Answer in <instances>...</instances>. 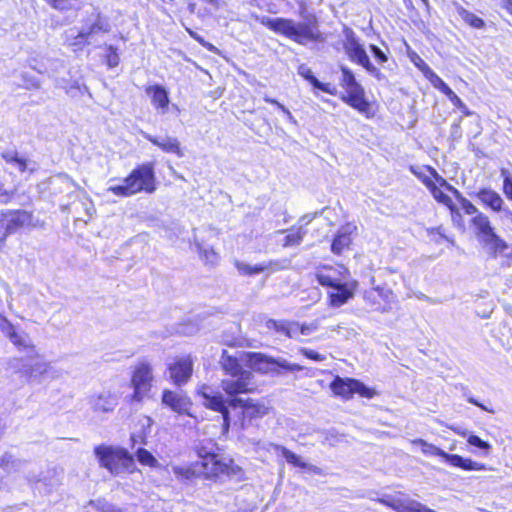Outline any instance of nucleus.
<instances>
[{
	"label": "nucleus",
	"mask_w": 512,
	"mask_h": 512,
	"mask_svg": "<svg viewBox=\"0 0 512 512\" xmlns=\"http://www.w3.org/2000/svg\"><path fill=\"white\" fill-rule=\"evenodd\" d=\"M409 170L428 189L433 199L447 208L454 227L461 231L466 229L460 209L464 214L472 216L469 221L472 232L491 257L496 258L509 248L508 243L497 233L489 216L480 211L435 168L423 165L421 167L410 166Z\"/></svg>",
	"instance_id": "obj_1"
},
{
	"label": "nucleus",
	"mask_w": 512,
	"mask_h": 512,
	"mask_svg": "<svg viewBox=\"0 0 512 512\" xmlns=\"http://www.w3.org/2000/svg\"><path fill=\"white\" fill-rule=\"evenodd\" d=\"M18 364L17 373L26 379L40 377L50 369V364L39 354L36 347L26 353L25 356L14 358Z\"/></svg>",
	"instance_id": "obj_16"
},
{
	"label": "nucleus",
	"mask_w": 512,
	"mask_h": 512,
	"mask_svg": "<svg viewBox=\"0 0 512 512\" xmlns=\"http://www.w3.org/2000/svg\"><path fill=\"white\" fill-rule=\"evenodd\" d=\"M90 402L93 410L97 412H110L115 406L114 396L109 392L91 396Z\"/></svg>",
	"instance_id": "obj_27"
},
{
	"label": "nucleus",
	"mask_w": 512,
	"mask_h": 512,
	"mask_svg": "<svg viewBox=\"0 0 512 512\" xmlns=\"http://www.w3.org/2000/svg\"><path fill=\"white\" fill-rule=\"evenodd\" d=\"M1 158L8 164H13L23 173L27 170V160L21 157L17 152H3Z\"/></svg>",
	"instance_id": "obj_33"
},
{
	"label": "nucleus",
	"mask_w": 512,
	"mask_h": 512,
	"mask_svg": "<svg viewBox=\"0 0 512 512\" xmlns=\"http://www.w3.org/2000/svg\"><path fill=\"white\" fill-rule=\"evenodd\" d=\"M199 257L205 264H215L218 260V254L212 248L199 247Z\"/></svg>",
	"instance_id": "obj_41"
},
{
	"label": "nucleus",
	"mask_w": 512,
	"mask_h": 512,
	"mask_svg": "<svg viewBox=\"0 0 512 512\" xmlns=\"http://www.w3.org/2000/svg\"><path fill=\"white\" fill-rule=\"evenodd\" d=\"M197 461L173 467V473L180 481L202 480L209 483H223L227 480L244 481L246 472L231 457H222L217 451L204 444L194 447Z\"/></svg>",
	"instance_id": "obj_2"
},
{
	"label": "nucleus",
	"mask_w": 512,
	"mask_h": 512,
	"mask_svg": "<svg viewBox=\"0 0 512 512\" xmlns=\"http://www.w3.org/2000/svg\"><path fill=\"white\" fill-rule=\"evenodd\" d=\"M137 436L135 434H132L131 437H130V440H131V444H132V447L135 445V443L137 442Z\"/></svg>",
	"instance_id": "obj_50"
},
{
	"label": "nucleus",
	"mask_w": 512,
	"mask_h": 512,
	"mask_svg": "<svg viewBox=\"0 0 512 512\" xmlns=\"http://www.w3.org/2000/svg\"><path fill=\"white\" fill-rule=\"evenodd\" d=\"M105 63L109 68H114L119 65L120 57L116 47L112 45L106 47Z\"/></svg>",
	"instance_id": "obj_40"
},
{
	"label": "nucleus",
	"mask_w": 512,
	"mask_h": 512,
	"mask_svg": "<svg viewBox=\"0 0 512 512\" xmlns=\"http://www.w3.org/2000/svg\"><path fill=\"white\" fill-rule=\"evenodd\" d=\"M371 53L379 64H384L388 61V56L377 45L371 44L369 46Z\"/></svg>",
	"instance_id": "obj_43"
},
{
	"label": "nucleus",
	"mask_w": 512,
	"mask_h": 512,
	"mask_svg": "<svg viewBox=\"0 0 512 512\" xmlns=\"http://www.w3.org/2000/svg\"><path fill=\"white\" fill-rule=\"evenodd\" d=\"M341 72L340 86L344 92L340 100L366 119L377 116L380 106L376 100H369L364 86L356 79L354 72L347 66L339 67Z\"/></svg>",
	"instance_id": "obj_6"
},
{
	"label": "nucleus",
	"mask_w": 512,
	"mask_h": 512,
	"mask_svg": "<svg viewBox=\"0 0 512 512\" xmlns=\"http://www.w3.org/2000/svg\"><path fill=\"white\" fill-rule=\"evenodd\" d=\"M89 34L87 32H79L75 37L68 41L67 45L74 52H81L88 44Z\"/></svg>",
	"instance_id": "obj_35"
},
{
	"label": "nucleus",
	"mask_w": 512,
	"mask_h": 512,
	"mask_svg": "<svg viewBox=\"0 0 512 512\" xmlns=\"http://www.w3.org/2000/svg\"><path fill=\"white\" fill-rule=\"evenodd\" d=\"M94 454L99 465L112 475L134 473L136 470L134 456L123 447L98 445L94 448Z\"/></svg>",
	"instance_id": "obj_8"
},
{
	"label": "nucleus",
	"mask_w": 512,
	"mask_h": 512,
	"mask_svg": "<svg viewBox=\"0 0 512 512\" xmlns=\"http://www.w3.org/2000/svg\"><path fill=\"white\" fill-rule=\"evenodd\" d=\"M349 272L343 267L332 265L320 266L315 272V279L327 292V304L339 308L354 297L357 287L356 281L346 282Z\"/></svg>",
	"instance_id": "obj_5"
},
{
	"label": "nucleus",
	"mask_w": 512,
	"mask_h": 512,
	"mask_svg": "<svg viewBox=\"0 0 512 512\" xmlns=\"http://www.w3.org/2000/svg\"><path fill=\"white\" fill-rule=\"evenodd\" d=\"M411 61L423 73L431 85L443 93L451 103L459 109L464 116H471L472 112L455 92L430 68V66L415 52L410 55Z\"/></svg>",
	"instance_id": "obj_13"
},
{
	"label": "nucleus",
	"mask_w": 512,
	"mask_h": 512,
	"mask_svg": "<svg viewBox=\"0 0 512 512\" xmlns=\"http://www.w3.org/2000/svg\"><path fill=\"white\" fill-rule=\"evenodd\" d=\"M42 226L34 219L32 211L20 208L2 209L0 210V246H4L7 238L16 233Z\"/></svg>",
	"instance_id": "obj_9"
},
{
	"label": "nucleus",
	"mask_w": 512,
	"mask_h": 512,
	"mask_svg": "<svg viewBox=\"0 0 512 512\" xmlns=\"http://www.w3.org/2000/svg\"><path fill=\"white\" fill-rule=\"evenodd\" d=\"M297 73L300 77L306 80L314 89H317L331 96H335L337 94V88L335 85L319 81L315 77L312 69L308 67L306 64H300L297 67Z\"/></svg>",
	"instance_id": "obj_22"
},
{
	"label": "nucleus",
	"mask_w": 512,
	"mask_h": 512,
	"mask_svg": "<svg viewBox=\"0 0 512 512\" xmlns=\"http://www.w3.org/2000/svg\"><path fill=\"white\" fill-rule=\"evenodd\" d=\"M246 361L253 371L260 374L279 373L281 370L295 372L303 369L299 364L280 362L260 352H247Z\"/></svg>",
	"instance_id": "obj_15"
},
{
	"label": "nucleus",
	"mask_w": 512,
	"mask_h": 512,
	"mask_svg": "<svg viewBox=\"0 0 512 512\" xmlns=\"http://www.w3.org/2000/svg\"><path fill=\"white\" fill-rule=\"evenodd\" d=\"M467 442H468V444L475 446L479 449L485 450V451H488L491 448V445L487 441L482 440L477 435H470L467 439Z\"/></svg>",
	"instance_id": "obj_42"
},
{
	"label": "nucleus",
	"mask_w": 512,
	"mask_h": 512,
	"mask_svg": "<svg viewBox=\"0 0 512 512\" xmlns=\"http://www.w3.org/2000/svg\"><path fill=\"white\" fill-rule=\"evenodd\" d=\"M427 235H428L430 241H432L435 244H442V243L453 244L454 243V238L450 237L447 234V231L443 225L428 228Z\"/></svg>",
	"instance_id": "obj_30"
},
{
	"label": "nucleus",
	"mask_w": 512,
	"mask_h": 512,
	"mask_svg": "<svg viewBox=\"0 0 512 512\" xmlns=\"http://www.w3.org/2000/svg\"><path fill=\"white\" fill-rule=\"evenodd\" d=\"M140 443H145V438L144 437L141 439Z\"/></svg>",
	"instance_id": "obj_53"
},
{
	"label": "nucleus",
	"mask_w": 512,
	"mask_h": 512,
	"mask_svg": "<svg viewBox=\"0 0 512 512\" xmlns=\"http://www.w3.org/2000/svg\"><path fill=\"white\" fill-rule=\"evenodd\" d=\"M145 92L150 96L151 104L156 110L165 112L169 107L168 91L159 84L148 85L145 87Z\"/></svg>",
	"instance_id": "obj_23"
},
{
	"label": "nucleus",
	"mask_w": 512,
	"mask_h": 512,
	"mask_svg": "<svg viewBox=\"0 0 512 512\" xmlns=\"http://www.w3.org/2000/svg\"><path fill=\"white\" fill-rule=\"evenodd\" d=\"M412 444L420 447L421 452L426 456H438L452 467L460 468L464 471H485L487 467L484 463L476 462L470 458H464L458 454H449L437 446L418 438L412 441Z\"/></svg>",
	"instance_id": "obj_12"
},
{
	"label": "nucleus",
	"mask_w": 512,
	"mask_h": 512,
	"mask_svg": "<svg viewBox=\"0 0 512 512\" xmlns=\"http://www.w3.org/2000/svg\"><path fill=\"white\" fill-rule=\"evenodd\" d=\"M278 450L280 451L281 455L284 457V459L289 464H291L295 467L301 468V469L307 468V464L302 462L300 460V458L294 452L290 451L286 447L280 446V447H278Z\"/></svg>",
	"instance_id": "obj_37"
},
{
	"label": "nucleus",
	"mask_w": 512,
	"mask_h": 512,
	"mask_svg": "<svg viewBox=\"0 0 512 512\" xmlns=\"http://www.w3.org/2000/svg\"><path fill=\"white\" fill-rule=\"evenodd\" d=\"M169 379L175 386L181 387L187 384L194 372V358L191 354L176 356L167 365Z\"/></svg>",
	"instance_id": "obj_17"
},
{
	"label": "nucleus",
	"mask_w": 512,
	"mask_h": 512,
	"mask_svg": "<svg viewBox=\"0 0 512 512\" xmlns=\"http://www.w3.org/2000/svg\"><path fill=\"white\" fill-rule=\"evenodd\" d=\"M16 195L15 188H9L0 181V205L10 204L16 198Z\"/></svg>",
	"instance_id": "obj_39"
},
{
	"label": "nucleus",
	"mask_w": 512,
	"mask_h": 512,
	"mask_svg": "<svg viewBox=\"0 0 512 512\" xmlns=\"http://www.w3.org/2000/svg\"><path fill=\"white\" fill-rule=\"evenodd\" d=\"M162 404L178 415L191 416L193 402L186 394L164 389L161 396Z\"/></svg>",
	"instance_id": "obj_19"
},
{
	"label": "nucleus",
	"mask_w": 512,
	"mask_h": 512,
	"mask_svg": "<svg viewBox=\"0 0 512 512\" xmlns=\"http://www.w3.org/2000/svg\"><path fill=\"white\" fill-rule=\"evenodd\" d=\"M306 224L307 223L303 224L302 220H300L299 222H297L296 224H294L293 226H291L288 229L278 230L277 231L278 234L284 235L283 241H282V247L290 248V247L299 246L302 243V241L307 233V230L305 228Z\"/></svg>",
	"instance_id": "obj_20"
},
{
	"label": "nucleus",
	"mask_w": 512,
	"mask_h": 512,
	"mask_svg": "<svg viewBox=\"0 0 512 512\" xmlns=\"http://www.w3.org/2000/svg\"><path fill=\"white\" fill-rule=\"evenodd\" d=\"M502 8L512 16V0H503Z\"/></svg>",
	"instance_id": "obj_49"
},
{
	"label": "nucleus",
	"mask_w": 512,
	"mask_h": 512,
	"mask_svg": "<svg viewBox=\"0 0 512 512\" xmlns=\"http://www.w3.org/2000/svg\"><path fill=\"white\" fill-rule=\"evenodd\" d=\"M304 19V22L298 23L291 18H269L262 16L257 18V21L273 33L283 36L298 45L322 42L324 37L319 30L317 16L314 13H309Z\"/></svg>",
	"instance_id": "obj_4"
},
{
	"label": "nucleus",
	"mask_w": 512,
	"mask_h": 512,
	"mask_svg": "<svg viewBox=\"0 0 512 512\" xmlns=\"http://www.w3.org/2000/svg\"><path fill=\"white\" fill-rule=\"evenodd\" d=\"M475 196L485 208L492 212L499 213L503 209L504 200L498 192L491 188H480Z\"/></svg>",
	"instance_id": "obj_21"
},
{
	"label": "nucleus",
	"mask_w": 512,
	"mask_h": 512,
	"mask_svg": "<svg viewBox=\"0 0 512 512\" xmlns=\"http://www.w3.org/2000/svg\"><path fill=\"white\" fill-rule=\"evenodd\" d=\"M352 244V236L350 231H338L332 242H331V251L335 255H342L344 252L350 249Z\"/></svg>",
	"instance_id": "obj_26"
},
{
	"label": "nucleus",
	"mask_w": 512,
	"mask_h": 512,
	"mask_svg": "<svg viewBox=\"0 0 512 512\" xmlns=\"http://www.w3.org/2000/svg\"><path fill=\"white\" fill-rule=\"evenodd\" d=\"M504 174L502 190L505 196L512 201V178L509 176L508 172Z\"/></svg>",
	"instance_id": "obj_44"
},
{
	"label": "nucleus",
	"mask_w": 512,
	"mask_h": 512,
	"mask_svg": "<svg viewBox=\"0 0 512 512\" xmlns=\"http://www.w3.org/2000/svg\"><path fill=\"white\" fill-rule=\"evenodd\" d=\"M3 330L5 331L6 336L9 338V340L15 345V347L20 352L27 353L28 351L33 350L35 348V345L33 343H31L28 339H26L24 336H22L16 331L14 325L11 322L6 321V327L3 328Z\"/></svg>",
	"instance_id": "obj_25"
},
{
	"label": "nucleus",
	"mask_w": 512,
	"mask_h": 512,
	"mask_svg": "<svg viewBox=\"0 0 512 512\" xmlns=\"http://www.w3.org/2000/svg\"><path fill=\"white\" fill-rule=\"evenodd\" d=\"M156 189L155 164L144 162L136 165L121 183L111 185L108 191L114 196L127 198L139 193L152 194Z\"/></svg>",
	"instance_id": "obj_7"
},
{
	"label": "nucleus",
	"mask_w": 512,
	"mask_h": 512,
	"mask_svg": "<svg viewBox=\"0 0 512 512\" xmlns=\"http://www.w3.org/2000/svg\"><path fill=\"white\" fill-rule=\"evenodd\" d=\"M145 139L152 145L158 147L164 153L174 154L179 158L184 156L181 143L177 138L167 137L166 139L161 140L156 136L146 135Z\"/></svg>",
	"instance_id": "obj_24"
},
{
	"label": "nucleus",
	"mask_w": 512,
	"mask_h": 512,
	"mask_svg": "<svg viewBox=\"0 0 512 512\" xmlns=\"http://www.w3.org/2000/svg\"><path fill=\"white\" fill-rule=\"evenodd\" d=\"M138 462L142 466L155 468L158 466V461L155 456L145 448H138L135 452Z\"/></svg>",
	"instance_id": "obj_34"
},
{
	"label": "nucleus",
	"mask_w": 512,
	"mask_h": 512,
	"mask_svg": "<svg viewBox=\"0 0 512 512\" xmlns=\"http://www.w3.org/2000/svg\"><path fill=\"white\" fill-rule=\"evenodd\" d=\"M110 31V25L107 20L100 15L97 16L95 21L90 25L87 33L90 35L97 33H108Z\"/></svg>",
	"instance_id": "obj_38"
},
{
	"label": "nucleus",
	"mask_w": 512,
	"mask_h": 512,
	"mask_svg": "<svg viewBox=\"0 0 512 512\" xmlns=\"http://www.w3.org/2000/svg\"><path fill=\"white\" fill-rule=\"evenodd\" d=\"M329 387L335 397L344 401L352 399L355 394L366 399H372L376 395L374 389L367 387L360 380L339 375L334 376Z\"/></svg>",
	"instance_id": "obj_14"
},
{
	"label": "nucleus",
	"mask_w": 512,
	"mask_h": 512,
	"mask_svg": "<svg viewBox=\"0 0 512 512\" xmlns=\"http://www.w3.org/2000/svg\"><path fill=\"white\" fill-rule=\"evenodd\" d=\"M206 1L214 6H218L220 3V0H206Z\"/></svg>",
	"instance_id": "obj_51"
},
{
	"label": "nucleus",
	"mask_w": 512,
	"mask_h": 512,
	"mask_svg": "<svg viewBox=\"0 0 512 512\" xmlns=\"http://www.w3.org/2000/svg\"><path fill=\"white\" fill-rule=\"evenodd\" d=\"M306 4L304 2H302L300 4V14L303 15V11L306 10Z\"/></svg>",
	"instance_id": "obj_52"
},
{
	"label": "nucleus",
	"mask_w": 512,
	"mask_h": 512,
	"mask_svg": "<svg viewBox=\"0 0 512 512\" xmlns=\"http://www.w3.org/2000/svg\"><path fill=\"white\" fill-rule=\"evenodd\" d=\"M467 401L470 403V404H473L477 407H479L480 409L484 410V411H487L489 413H494V409H490V408H487L483 403L479 402L477 399H475L474 397H468L467 398Z\"/></svg>",
	"instance_id": "obj_47"
},
{
	"label": "nucleus",
	"mask_w": 512,
	"mask_h": 512,
	"mask_svg": "<svg viewBox=\"0 0 512 512\" xmlns=\"http://www.w3.org/2000/svg\"><path fill=\"white\" fill-rule=\"evenodd\" d=\"M344 36L342 47L348 59L363 67L368 74L372 75L376 79H381L382 74L380 70L370 61L363 44H361L355 32L350 28H345Z\"/></svg>",
	"instance_id": "obj_10"
},
{
	"label": "nucleus",
	"mask_w": 512,
	"mask_h": 512,
	"mask_svg": "<svg viewBox=\"0 0 512 512\" xmlns=\"http://www.w3.org/2000/svg\"><path fill=\"white\" fill-rule=\"evenodd\" d=\"M292 338L297 335H309L312 332L316 331L318 326L316 323H298L296 321H292Z\"/></svg>",
	"instance_id": "obj_36"
},
{
	"label": "nucleus",
	"mask_w": 512,
	"mask_h": 512,
	"mask_svg": "<svg viewBox=\"0 0 512 512\" xmlns=\"http://www.w3.org/2000/svg\"><path fill=\"white\" fill-rule=\"evenodd\" d=\"M457 13L468 26L474 29H483L485 27L484 20L466 8L462 6L458 7Z\"/></svg>",
	"instance_id": "obj_32"
},
{
	"label": "nucleus",
	"mask_w": 512,
	"mask_h": 512,
	"mask_svg": "<svg viewBox=\"0 0 512 512\" xmlns=\"http://www.w3.org/2000/svg\"><path fill=\"white\" fill-rule=\"evenodd\" d=\"M221 368L223 372L231 377H236L237 375H241L245 370L242 369V366L235 356L227 354L226 351L223 352L221 356Z\"/></svg>",
	"instance_id": "obj_28"
},
{
	"label": "nucleus",
	"mask_w": 512,
	"mask_h": 512,
	"mask_svg": "<svg viewBox=\"0 0 512 512\" xmlns=\"http://www.w3.org/2000/svg\"><path fill=\"white\" fill-rule=\"evenodd\" d=\"M208 390L209 387L203 385L199 389L198 395L204 399L206 408L221 414L223 420L222 425L226 430L229 428L231 422L229 407L239 409L236 414V423L241 429L258 426V422L267 416L272 409L269 402L264 399L245 398L226 400L221 393H211Z\"/></svg>",
	"instance_id": "obj_3"
},
{
	"label": "nucleus",
	"mask_w": 512,
	"mask_h": 512,
	"mask_svg": "<svg viewBox=\"0 0 512 512\" xmlns=\"http://www.w3.org/2000/svg\"><path fill=\"white\" fill-rule=\"evenodd\" d=\"M154 383L153 367L148 361L136 363L131 371L130 386L133 390L130 399L140 403L150 397Z\"/></svg>",
	"instance_id": "obj_11"
},
{
	"label": "nucleus",
	"mask_w": 512,
	"mask_h": 512,
	"mask_svg": "<svg viewBox=\"0 0 512 512\" xmlns=\"http://www.w3.org/2000/svg\"><path fill=\"white\" fill-rule=\"evenodd\" d=\"M292 321L267 319L265 327L269 331L283 334L287 338H292Z\"/></svg>",
	"instance_id": "obj_29"
},
{
	"label": "nucleus",
	"mask_w": 512,
	"mask_h": 512,
	"mask_svg": "<svg viewBox=\"0 0 512 512\" xmlns=\"http://www.w3.org/2000/svg\"><path fill=\"white\" fill-rule=\"evenodd\" d=\"M234 378L221 381V388L227 395L228 400L241 399L238 395L256 392L257 389L251 382L253 375L250 371H244L241 375H237Z\"/></svg>",
	"instance_id": "obj_18"
},
{
	"label": "nucleus",
	"mask_w": 512,
	"mask_h": 512,
	"mask_svg": "<svg viewBox=\"0 0 512 512\" xmlns=\"http://www.w3.org/2000/svg\"><path fill=\"white\" fill-rule=\"evenodd\" d=\"M22 79H23V87L25 89L32 90V89H38L40 87V82L34 77H31L28 75H23Z\"/></svg>",
	"instance_id": "obj_45"
},
{
	"label": "nucleus",
	"mask_w": 512,
	"mask_h": 512,
	"mask_svg": "<svg viewBox=\"0 0 512 512\" xmlns=\"http://www.w3.org/2000/svg\"><path fill=\"white\" fill-rule=\"evenodd\" d=\"M265 101L269 104H272L274 106H276L278 109H280L282 112L286 113V114H290L289 110L283 105L281 104L280 102H278L276 99H273V98H268L266 97L265 98Z\"/></svg>",
	"instance_id": "obj_48"
},
{
	"label": "nucleus",
	"mask_w": 512,
	"mask_h": 512,
	"mask_svg": "<svg viewBox=\"0 0 512 512\" xmlns=\"http://www.w3.org/2000/svg\"><path fill=\"white\" fill-rule=\"evenodd\" d=\"M236 268L240 272V274L244 276H252L255 274H260L270 269L273 266L272 262L269 263H259L256 265H249L242 262L236 263Z\"/></svg>",
	"instance_id": "obj_31"
},
{
	"label": "nucleus",
	"mask_w": 512,
	"mask_h": 512,
	"mask_svg": "<svg viewBox=\"0 0 512 512\" xmlns=\"http://www.w3.org/2000/svg\"><path fill=\"white\" fill-rule=\"evenodd\" d=\"M303 355L310 359V360H314V361H322L324 359V357L319 354L318 352L314 351V350H307V349H304L302 351Z\"/></svg>",
	"instance_id": "obj_46"
}]
</instances>
